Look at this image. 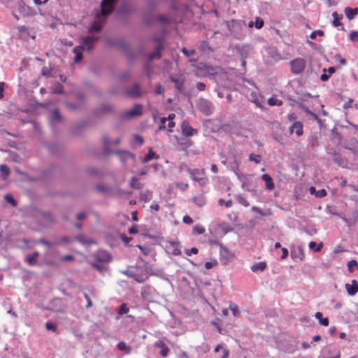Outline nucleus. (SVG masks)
<instances>
[{
    "instance_id": "55",
    "label": "nucleus",
    "mask_w": 358,
    "mask_h": 358,
    "mask_svg": "<svg viewBox=\"0 0 358 358\" xmlns=\"http://www.w3.org/2000/svg\"><path fill=\"white\" fill-rule=\"evenodd\" d=\"M182 220H183L184 223L187 224H190L193 222V220L189 215L184 216Z\"/></svg>"
},
{
    "instance_id": "60",
    "label": "nucleus",
    "mask_w": 358,
    "mask_h": 358,
    "mask_svg": "<svg viewBox=\"0 0 358 358\" xmlns=\"http://www.w3.org/2000/svg\"><path fill=\"white\" fill-rule=\"evenodd\" d=\"M282 254L281 255V259H286L288 256V250L285 248H282Z\"/></svg>"
},
{
    "instance_id": "44",
    "label": "nucleus",
    "mask_w": 358,
    "mask_h": 358,
    "mask_svg": "<svg viewBox=\"0 0 358 358\" xmlns=\"http://www.w3.org/2000/svg\"><path fill=\"white\" fill-rule=\"evenodd\" d=\"M350 39L353 42H358V31H352L350 34Z\"/></svg>"
},
{
    "instance_id": "64",
    "label": "nucleus",
    "mask_w": 358,
    "mask_h": 358,
    "mask_svg": "<svg viewBox=\"0 0 358 358\" xmlns=\"http://www.w3.org/2000/svg\"><path fill=\"white\" fill-rule=\"evenodd\" d=\"M175 127V122L173 121H169L168 124V131L172 132L173 128Z\"/></svg>"
},
{
    "instance_id": "28",
    "label": "nucleus",
    "mask_w": 358,
    "mask_h": 358,
    "mask_svg": "<svg viewBox=\"0 0 358 358\" xmlns=\"http://www.w3.org/2000/svg\"><path fill=\"white\" fill-rule=\"evenodd\" d=\"M130 187L133 189H140L142 188L143 185L141 182H138L137 178L133 177L131 179Z\"/></svg>"
},
{
    "instance_id": "16",
    "label": "nucleus",
    "mask_w": 358,
    "mask_h": 358,
    "mask_svg": "<svg viewBox=\"0 0 358 358\" xmlns=\"http://www.w3.org/2000/svg\"><path fill=\"white\" fill-rule=\"evenodd\" d=\"M169 248L171 250V252L174 256L181 255L180 244L177 242H169Z\"/></svg>"
},
{
    "instance_id": "45",
    "label": "nucleus",
    "mask_w": 358,
    "mask_h": 358,
    "mask_svg": "<svg viewBox=\"0 0 358 358\" xmlns=\"http://www.w3.org/2000/svg\"><path fill=\"white\" fill-rule=\"evenodd\" d=\"M157 20L162 23H168L169 22V18L167 16L164 15H159L157 16Z\"/></svg>"
},
{
    "instance_id": "14",
    "label": "nucleus",
    "mask_w": 358,
    "mask_h": 358,
    "mask_svg": "<svg viewBox=\"0 0 358 358\" xmlns=\"http://www.w3.org/2000/svg\"><path fill=\"white\" fill-rule=\"evenodd\" d=\"M262 179L264 181L266 189L271 191L275 188V185L272 178L268 174H263Z\"/></svg>"
},
{
    "instance_id": "58",
    "label": "nucleus",
    "mask_w": 358,
    "mask_h": 358,
    "mask_svg": "<svg viewBox=\"0 0 358 358\" xmlns=\"http://www.w3.org/2000/svg\"><path fill=\"white\" fill-rule=\"evenodd\" d=\"M166 122V117H162L160 119V124L159 126V128L158 129L159 130H162V129H164L165 128V123Z\"/></svg>"
},
{
    "instance_id": "13",
    "label": "nucleus",
    "mask_w": 358,
    "mask_h": 358,
    "mask_svg": "<svg viewBox=\"0 0 358 358\" xmlns=\"http://www.w3.org/2000/svg\"><path fill=\"white\" fill-rule=\"evenodd\" d=\"M200 110L206 115L212 113V105L210 103L203 101L199 104Z\"/></svg>"
},
{
    "instance_id": "51",
    "label": "nucleus",
    "mask_w": 358,
    "mask_h": 358,
    "mask_svg": "<svg viewBox=\"0 0 358 358\" xmlns=\"http://www.w3.org/2000/svg\"><path fill=\"white\" fill-rule=\"evenodd\" d=\"M84 297H85V299L87 301L86 308H91L92 306V302L90 296L86 293H85L84 294Z\"/></svg>"
},
{
    "instance_id": "49",
    "label": "nucleus",
    "mask_w": 358,
    "mask_h": 358,
    "mask_svg": "<svg viewBox=\"0 0 358 358\" xmlns=\"http://www.w3.org/2000/svg\"><path fill=\"white\" fill-rule=\"evenodd\" d=\"M171 81L175 83L176 87L178 90V91H182V84L180 83V81L178 79H176L174 78H171Z\"/></svg>"
},
{
    "instance_id": "52",
    "label": "nucleus",
    "mask_w": 358,
    "mask_h": 358,
    "mask_svg": "<svg viewBox=\"0 0 358 358\" xmlns=\"http://www.w3.org/2000/svg\"><path fill=\"white\" fill-rule=\"evenodd\" d=\"M9 173V169L6 165L1 164V176H6Z\"/></svg>"
},
{
    "instance_id": "39",
    "label": "nucleus",
    "mask_w": 358,
    "mask_h": 358,
    "mask_svg": "<svg viewBox=\"0 0 358 358\" xmlns=\"http://www.w3.org/2000/svg\"><path fill=\"white\" fill-rule=\"evenodd\" d=\"M129 311V308H127V305L125 303H122L120 305V306L119 308L118 313L120 315H123V314L128 313Z\"/></svg>"
},
{
    "instance_id": "47",
    "label": "nucleus",
    "mask_w": 358,
    "mask_h": 358,
    "mask_svg": "<svg viewBox=\"0 0 358 358\" xmlns=\"http://www.w3.org/2000/svg\"><path fill=\"white\" fill-rule=\"evenodd\" d=\"M182 52L187 57H190V56H192L195 54V50H187L185 48H183L182 49Z\"/></svg>"
},
{
    "instance_id": "4",
    "label": "nucleus",
    "mask_w": 358,
    "mask_h": 358,
    "mask_svg": "<svg viewBox=\"0 0 358 358\" xmlns=\"http://www.w3.org/2000/svg\"><path fill=\"white\" fill-rule=\"evenodd\" d=\"M142 115V106L141 104H136L134 108L124 111L121 115V118L123 120L131 119L134 117L141 116Z\"/></svg>"
},
{
    "instance_id": "54",
    "label": "nucleus",
    "mask_w": 358,
    "mask_h": 358,
    "mask_svg": "<svg viewBox=\"0 0 358 358\" xmlns=\"http://www.w3.org/2000/svg\"><path fill=\"white\" fill-rule=\"evenodd\" d=\"M134 140L136 143H138L141 145H143L144 143V140H143V137L139 135H135Z\"/></svg>"
},
{
    "instance_id": "42",
    "label": "nucleus",
    "mask_w": 358,
    "mask_h": 358,
    "mask_svg": "<svg viewBox=\"0 0 358 358\" xmlns=\"http://www.w3.org/2000/svg\"><path fill=\"white\" fill-rule=\"evenodd\" d=\"M193 232L196 234H202L205 232V229L201 226H194L193 227Z\"/></svg>"
},
{
    "instance_id": "30",
    "label": "nucleus",
    "mask_w": 358,
    "mask_h": 358,
    "mask_svg": "<svg viewBox=\"0 0 358 358\" xmlns=\"http://www.w3.org/2000/svg\"><path fill=\"white\" fill-rule=\"evenodd\" d=\"M322 243H320L318 245H317L316 243L314 241H311L308 244L309 248L313 250L315 252H320L322 248Z\"/></svg>"
},
{
    "instance_id": "9",
    "label": "nucleus",
    "mask_w": 358,
    "mask_h": 358,
    "mask_svg": "<svg viewBox=\"0 0 358 358\" xmlns=\"http://www.w3.org/2000/svg\"><path fill=\"white\" fill-rule=\"evenodd\" d=\"M157 42V45L155 48V51L149 55L148 59L152 60L155 58L159 59L161 57V50L163 48L162 42L160 40H155Z\"/></svg>"
},
{
    "instance_id": "24",
    "label": "nucleus",
    "mask_w": 358,
    "mask_h": 358,
    "mask_svg": "<svg viewBox=\"0 0 358 358\" xmlns=\"http://www.w3.org/2000/svg\"><path fill=\"white\" fill-rule=\"evenodd\" d=\"M268 104L271 106L282 105V101L276 98V96H271L268 99Z\"/></svg>"
},
{
    "instance_id": "46",
    "label": "nucleus",
    "mask_w": 358,
    "mask_h": 358,
    "mask_svg": "<svg viewBox=\"0 0 358 358\" xmlns=\"http://www.w3.org/2000/svg\"><path fill=\"white\" fill-rule=\"evenodd\" d=\"M176 187L182 191H185L188 189L189 185L187 183L178 182L176 183Z\"/></svg>"
},
{
    "instance_id": "19",
    "label": "nucleus",
    "mask_w": 358,
    "mask_h": 358,
    "mask_svg": "<svg viewBox=\"0 0 358 358\" xmlns=\"http://www.w3.org/2000/svg\"><path fill=\"white\" fill-rule=\"evenodd\" d=\"M344 12L347 18L351 20L358 14V8H351L350 7H346Z\"/></svg>"
},
{
    "instance_id": "33",
    "label": "nucleus",
    "mask_w": 358,
    "mask_h": 358,
    "mask_svg": "<svg viewBox=\"0 0 358 358\" xmlns=\"http://www.w3.org/2000/svg\"><path fill=\"white\" fill-rule=\"evenodd\" d=\"M76 239L78 242H80L81 243H83V244H92V243H94V241L89 240V239H86L85 238V236H83V235H80V236H76Z\"/></svg>"
},
{
    "instance_id": "57",
    "label": "nucleus",
    "mask_w": 358,
    "mask_h": 358,
    "mask_svg": "<svg viewBox=\"0 0 358 358\" xmlns=\"http://www.w3.org/2000/svg\"><path fill=\"white\" fill-rule=\"evenodd\" d=\"M199 252L198 249L196 248H192L189 250H187L185 252L186 255L190 256L192 254H197Z\"/></svg>"
},
{
    "instance_id": "2",
    "label": "nucleus",
    "mask_w": 358,
    "mask_h": 358,
    "mask_svg": "<svg viewBox=\"0 0 358 358\" xmlns=\"http://www.w3.org/2000/svg\"><path fill=\"white\" fill-rule=\"evenodd\" d=\"M291 72L297 75L302 73L306 68V61L303 58H296L290 62Z\"/></svg>"
},
{
    "instance_id": "18",
    "label": "nucleus",
    "mask_w": 358,
    "mask_h": 358,
    "mask_svg": "<svg viewBox=\"0 0 358 358\" xmlns=\"http://www.w3.org/2000/svg\"><path fill=\"white\" fill-rule=\"evenodd\" d=\"M128 275L138 282H143L148 279V275L146 273L139 275L134 272H129Z\"/></svg>"
},
{
    "instance_id": "63",
    "label": "nucleus",
    "mask_w": 358,
    "mask_h": 358,
    "mask_svg": "<svg viewBox=\"0 0 358 358\" xmlns=\"http://www.w3.org/2000/svg\"><path fill=\"white\" fill-rule=\"evenodd\" d=\"M164 92V88L160 85H158L156 87V93L157 94H162Z\"/></svg>"
},
{
    "instance_id": "17",
    "label": "nucleus",
    "mask_w": 358,
    "mask_h": 358,
    "mask_svg": "<svg viewBox=\"0 0 358 358\" xmlns=\"http://www.w3.org/2000/svg\"><path fill=\"white\" fill-rule=\"evenodd\" d=\"M117 154L122 163H124L129 159H134V155L127 151H118Z\"/></svg>"
},
{
    "instance_id": "41",
    "label": "nucleus",
    "mask_w": 358,
    "mask_h": 358,
    "mask_svg": "<svg viewBox=\"0 0 358 358\" xmlns=\"http://www.w3.org/2000/svg\"><path fill=\"white\" fill-rule=\"evenodd\" d=\"M138 248L140 249V250L145 256H148L151 253V249L149 248L148 247L138 245Z\"/></svg>"
},
{
    "instance_id": "22",
    "label": "nucleus",
    "mask_w": 358,
    "mask_h": 358,
    "mask_svg": "<svg viewBox=\"0 0 358 358\" xmlns=\"http://www.w3.org/2000/svg\"><path fill=\"white\" fill-rule=\"evenodd\" d=\"M266 262H258V263L252 265L251 266V270L253 272H257L259 271H263L266 268Z\"/></svg>"
},
{
    "instance_id": "61",
    "label": "nucleus",
    "mask_w": 358,
    "mask_h": 358,
    "mask_svg": "<svg viewBox=\"0 0 358 358\" xmlns=\"http://www.w3.org/2000/svg\"><path fill=\"white\" fill-rule=\"evenodd\" d=\"M27 259L28 263L30 265H34L36 264V260H35L34 257H32L31 255L27 256Z\"/></svg>"
},
{
    "instance_id": "31",
    "label": "nucleus",
    "mask_w": 358,
    "mask_h": 358,
    "mask_svg": "<svg viewBox=\"0 0 358 358\" xmlns=\"http://www.w3.org/2000/svg\"><path fill=\"white\" fill-rule=\"evenodd\" d=\"M152 196V192L150 191H145V192H142L140 195V198L141 201H143L144 202H148L150 199V197Z\"/></svg>"
},
{
    "instance_id": "8",
    "label": "nucleus",
    "mask_w": 358,
    "mask_h": 358,
    "mask_svg": "<svg viewBox=\"0 0 358 358\" xmlns=\"http://www.w3.org/2000/svg\"><path fill=\"white\" fill-rule=\"evenodd\" d=\"M345 287L350 296H354L358 292V282L356 280H352L351 284H345Z\"/></svg>"
},
{
    "instance_id": "35",
    "label": "nucleus",
    "mask_w": 358,
    "mask_h": 358,
    "mask_svg": "<svg viewBox=\"0 0 358 358\" xmlns=\"http://www.w3.org/2000/svg\"><path fill=\"white\" fill-rule=\"evenodd\" d=\"M249 160L254 162L256 164H259L261 162L262 157L259 155L252 153L249 156Z\"/></svg>"
},
{
    "instance_id": "21",
    "label": "nucleus",
    "mask_w": 358,
    "mask_h": 358,
    "mask_svg": "<svg viewBox=\"0 0 358 358\" xmlns=\"http://www.w3.org/2000/svg\"><path fill=\"white\" fill-rule=\"evenodd\" d=\"M154 158H156V159H158L159 158V156L157 155L152 150V148H150L148 152L147 155H145V156L144 157V158L142 159V163L143 164H145V163H148V162H150V160H152V159Z\"/></svg>"
},
{
    "instance_id": "11",
    "label": "nucleus",
    "mask_w": 358,
    "mask_h": 358,
    "mask_svg": "<svg viewBox=\"0 0 358 358\" xmlns=\"http://www.w3.org/2000/svg\"><path fill=\"white\" fill-rule=\"evenodd\" d=\"M19 11L24 16H31L36 13L33 8L27 5H20L19 7Z\"/></svg>"
},
{
    "instance_id": "53",
    "label": "nucleus",
    "mask_w": 358,
    "mask_h": 358,
    "mask_svg": "<svg viewBox=\"0 0 358 358\" xmlns=\"http://www.w3.org/2000/svg\"><path fill=\"white\" fill-rule=\"evenodd\" d=\"M45 328L47 330L55 331H56V327L51 322H47L45 324Z\"/></svg>"
},
{
    "instance_id": "48",
    "label": "nucleus",
    "mask_w": 358,
    "mask_h": 358,
    "mask_svg": "<svg viewBox=\"0 0 358 358\" xmlns=\"http://www.w3.org/2000/svg\"><path fill=\"white\" fill-rule=\"evenodd\" d=\"M327 194V191L324 189H321L317 190L315 196L318 197V198H322V197L326 196Z\"/></svg>"
},
{
    "instance_id": "59",
    "label": "nucleus",
    "mask_w": 358,
    "mask_h": 358,
    "mask_svg": "<svg viewBox=\"0 0 358 358\" xmlns=\"http://www.w3.org/2000/svg\"><path fill=\"white\" fill-rule=\"evenodd\" d=\"M196 89L199 91H203L206 88V85L203 83L198 82L196 84Z\"/></svg>"
},
{
    "instance_id": "26",
    "label": "nucleus",
    "mask_w": 358,
    "mask_h": 358,
    "mask_svg": "<svg viewBox=\"0 0 358 358\" xmlns=\"http://www.w3.org/2000/svg\"><path fill=\"white\" fill-rule=\"evenodd\" d=\"M340 352L337 350H329L324 358H340Z\"/></svg>"
},
{
    "instance_id": "29",
    "label": "nucleus",
    "mask_w": 358,
    "mask_h": 358,
    "mask_svg": "<svg viewBox=\"0 0 358 358\" xmlns=\"http://www.w3.org/2000/svg\"><path fill=\"white\" fill-rule=\"evenodd\" d=\"M117 348L120 350L124 351L127 354H129L131 352V348L127 346L123 341H121L117 344Z\"/></svg>"
},
{
    "instance_id": "3",
    "label": "nucleus",
    "mask_w": 358,
    "mask_h": 358,
    "mask_svg": "<svg viewBox=\"0 0 358 358\" xmlns=\"http://www.w3.org/2000/svg\"><path fill=\"white\" fill-rule=\"evenodd\" d=\"M188 173L191 176L192 179L194 181L198 182L200 185H204L207 182V178L199 177L205 175L204 169H191L188 168L187 169Z\"/></svg>"
},
{
    "instance_id": "34",
    "label": "nucleus",
    "mask_w": 358,
    "mask_h": 358,
    "mask_svg": "<svg viewBox=\"0 0 358 358\" xmlns=\"http://www.w3.org/2000/svg\"><path fill=\"white\" fill-rule=\"evenodd\" d=\"M102 26L100 22H94L89 29L90 32L99 31L101 29Z\"/></svg>"
},
{
    "instance_id": "20",
    "label": "nucleus",
    "mask_w": 358,
    "mask_h": 358,
    "mask_svg": "<svg viewBox=\"0 0 358 358\" xmlns=\"http://www.w3.org/2000/svg\"><path fill=\"white\" fill-rule=\"evenodd\" d=\"M193 201L196 205L202 207L206 203V197L203 194H199L193 198Z\"/></svg>"
},
{
    "instance_id": "1",
    "label": "nucleus",
    "mask_w": 358,
    "mask_h": 358,
    "mask_svg": "<svg viewBox=\"0 0 358 358\" xmlns=\"http://www.w3.org/2000/svg\"><path fill=\"white\" fill-rule=\"evenodd\" d=\"M98 40L97 36H87L80 38V45L76 46L73 52L76 55L74 62L76 63L80 62L83 59V51L86 49L87 52L92 50L93 44Z\"/></svg>"
},
{
    "instance_id": "5",
    "label": "nucleus",
    "mask_w": 358,
    "mask_h": 358,
    "mask_svg": "<svg viewBox=\"0 0 358 358\" xmlns=\"http://www.w3.org/2000/svg\"><path fill=\"white\" fill-rule=\"evenodd\" d=\"M182 134L185 136H192L197 134V130L192 128L187 120H184L181 124Z\"/></svg>"
},
{
    "instance_id": "23",
    "label": "nucleus",
    "mask_w": 358,
    "mask_h": 358,
    "mask_svg": "<svg viewBox=\"0 0 358 358\" xmlns=\"http://www.w3.org/2000/svg\"><path fill=\"white\" fill-rule=\"evenodd\" d=\"M315 317L319 320V322L321 325L327 327L329 325V319L327 317L322 318V313L320 312H317L315 314Z\"/></svg>"
},
{
    "instance_id": "40",
    "label": "nucleus",
    "mask_w": 358,
    "mask_h": 358,
    "mask_svg": "<svg viewBox=\"0 0 358 358\" xmlns=\"http://www.w3.org/2000/svg\"><path fill=\"white\" fill-rule=\"evenodd\" d=\"M229 309L234 316H237L239 314L238 307L236 304L231 303L229 304Z\"/></svg>"
},
{
    "instance_id": "50",
    "label": "nucleus",
    "mask_w": 358,
    "mask_h": 358,
    "mask_svg": "<svg viewBox=\"0 0 358 358\" xmlns=\"http://www.w3.org/2000/svg\"><path fill=\"white\" fill-rule=\"evenodd\" d=\"M264 25V21L260 17H257L255 22V27L257 29H261Z\"/></svg>"
},
{
    "instance_id": "6",
    "label": "nucleus",
    "mask_w": 358,
    "mask_h": 358,
    "mask_svg": "<svg viewBox=\"0 0 358 358\" xmlns=\"http://www.w3.org/2000/svg\"><path fill=\"white\" fill-rule=\"evenodd\" d=\"M115 0H103L101 3V14L103 16L108 15L113 8V4Z\"/></svg>"
},
{
    "instance_id": "62",
    "label": "nucleus",
    "mask_w": 358,
    "mask_h": 358,
    "mask_svg": "<svg viewBox=\"0 0 358 358\" xmlns=\"http://www.w3.org/2000/svg\"><path fill=\"white\" fill-rule=\"evenodd\" d=\"M73 259H74V257L71 255H65V256L62 257V260L64 262L72 261Z\"/></svg>"
},
{
    "instance_id": "25",
    "label": "nucleus",
    "mask_w": 358,
    "mask_h": 358,
    "mask_svg": "<svg viewBox=\"0 0 358 358\" xmlns=\"http://www.w3.org/2000/svg\"><path fill=\"white\" fill-rule=\"evenodd\" d=\"M62 120V117L59 114V111L58 109L53 110L52 113V115L50 117V121L52 123L56 122L57 121H60Z\"/></svg>"
},
{
    "instance_id": "36",
    "label": "nucleus",
    "mask_w": 358,
    "mask_h": 358,
    "mask_svg": "<svg viewBox=\"0 0 358 358\" xmlns=\"http://www.w3.org/2000/svg\"><path fill=\"white\" fill-rule=\"evenodd\" d=\"M355 267L358 268V263L356 260H350L348 262V268L350 272L353 271Z\"/></svg>"
},
{
    "instance_id": "37",
    "label": "nucleus",
    "mask_w": 358,
    "mask_h": 358,
    "mask_svg": "<svg viewBox=\"0 0 358 358\" xmlns=\"http://www.w3.org/2000/svg\"><path fill=\"white\" fill-rule=\"evenodd\" d=\"M53 92L55 94H62L63 92H64V88H63V86L62 84L57 83V84L55 85L54 87H53Z\"/></svg>"
},
{
    "instance_id": "12",
    "label": "nucleus",
    "mask_w": 358,
    "mask_h": 358,
    "mask_svg": "<svg viewBox=\"0 0 358 358\" xmlns=\"http://www.w3.org/2000/svg\"><path fill=\"white\" fill-rule=\"evenodd\" d=\"M154 345L155 347L161 349L160 355L162 357H166L168 355L170 350L164 341H157V342L155 343Z\"/></svg>"
},
{
    "instance_id": "7",
    "label": "nucleus",
    "mask_w": 358,
    "mask_h": 358,
    "mask_svg": "<svg viewBox=\"0 0 358 358\" xmlns=\"http://www.w3.org/2000/svg\"><path fill=\"white\" fill-rule=\"evenodd\" d=\"M303 125L301 122H295L289 129V133L292 134L294 132L298 136H301L303 134Z\"/></svg>"
},
{
    "instance_id": "10",
    "label": "nucleus",
    "mask_w": 358,
    "mask_h": 358,
    "mask_svg": "<svg viewBox=\"0 0 358 358\" xmlns=\"http://www.w3.org/2000/svg\"><path fill=\"white\" fill-rule=\"evenodd\" d=\"M125 94L129 97H138L141 96L140 86L136 83L134 85L131 89L126 90Z\"/></svg>"
},
{
    "instance_id": "56",
    "label": "nucleus",
    "mask_w": 358,
    "mask_h": 358,
    "mask_svg": "<svg viewBox=\"0 0 358 358\" xmlns=\"http://www.w3.org/2000/svg\"><path fill=\"white\" fill-rule=\"evenodd\" d=\"M252 210L253 212L257 213H258V214H259V215H261L262 216L266 215V214L264 213L262 210L261 208H259V207L253 206L252 208Z\"/></svg>"
},
{
    "instance_id": "27",
    "label": "nucleus",
    "mask_w": 358,
    "mask_h": 358,
    "mask_svg": "<svg viewBox=\"0 0 358 358\" xmlns=\"http://www.w3.org/2000/svg\"><path fill=\"white\" fill-rule=\"evenodd\" d=\"M222 350V355L220 358H228L229 355V351L227 349H224L222 344H218L215 348V352H218L220 350Z\"/></svg>"
},
{
    "instance_id": "15",
    "label": "nucleus",
    "mask_w": 358,
    "mask_h": 358,
    "mask_svg": "<svg viewBox=\"0 0 358 358\" xmlns=\"http://www.w3.org/2000/svg\"><path fill=\"white\" fill-rule=\"evenodd\" d=\"M332 17H333V21H332V24L334 27H341V30H345L344 29V27H343V23H341L340 22L341 20L343 19V15H338L337 13V12H334L332 13Z\"/></svg>"
},
{
    "instance_id": "32",
    "label": "nucleus",
    "mask_w": 358,
    "mask_h": 358,
    "mask_svg": "<svg viewBox=\"0 0 358 358\" xmlns=\"http://www.w3.org/2000/svg\"><path fill=\"white\" fill-rule=\"evenodd\" d=\"M236 199L237 201L245 207H248L249 206L248 201L241 194L236 195Z\"/></svg>"
},
{
    "instance_id": "38",
    "label": "nucleus",
    "mask_w": 358,
    "mask_h": 358,
    "mask_svg": "<svg viewBox=\"0 0 358 358\" xmlns=\"http://www.w3.org/2000/svg\"><path fill=\"white\" fill-rule=\"evenodd\" d=\"M4 199L6 201V202L10 203L12 206H15L17 205V203L12 195L6 194L4 196Z\"/></svg>"
},
{
    "instance_id": "43",
    "label": "nucleus",
    "mask_w": 358,
    "mask_h": 358,
    "mask_svg": "<svg viewBox=\"0 0 358 358\" xmlns=\"http://www.w3.org/2000/svg\"><path fill=\"white\" fill-rule=\"evenodd\" d=\"M324 36V32L322 30H317V31H313L310 35V38L311 39H315L316 36Z\"/></svg>"
}]
</instances>
